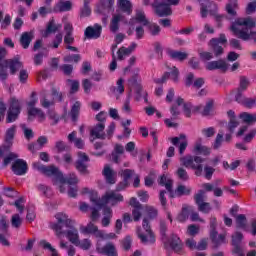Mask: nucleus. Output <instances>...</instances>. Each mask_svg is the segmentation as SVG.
<instances>
[{
  "label": "nucleus",
  "mask_w": 256,
  "mask_h": 256,
  "mask_svg": "<svg viewBox=\"0 0 256 256\" xmlns=\"http://www.w3.org/2000/svg\"><path fill=\"white\" fill-rule=\"evenodd\" d=\"M21 115V101L15 97L9 99V108L6 116V123H15Z\"/></svg>",
  "instance_id": "7"
},
{
  "label": "nucleus",
  "mask_w": 256,
  "mask_h": 256,
  "mask_svg": "<svg viewBox=\"0 0 256 256\" xmlns=\"http://www.w3.org/2000/svg\"><path fill=\"white\" fill-rule=\"evenodd\" d=\"M90 209L92 211L91 215H90V219L92 221H97L99 219V217H100L99 211L101 210V208L96 206V207H91Z\"/></svg>",
  "instance_id": "63"
},
{
  "label": "nucleus",
  "mask_w": 256,
  "mask_h": 256,
  "mask_svg": "<svg viewBox=\"0 0 256 256\" xmlns=\"http://www.w3.org/2000/svg\"><path fill=\"white\" fill-rule=\"evenodd\" d=\"M125 83V80L123 78H120L117 80V87H112L113 93H118L119 95H123L125 93V86L123 85Z\"/></svg>",
  "instance_id": "51"
},
{
  "label": "nucleus",
  "mask_w": 256,
  "mask_h": 256,
  "mask_svg": "<svg viewBox=\"0 0 256 256\" xmlns=\"http://www.w3.org/2000/svg\"><path fill=\"white\" fill-rule=\"evenodd\" d=\"M73 9V2L70 0L60 1L54 6L55 13H65Z\"/></svg>",
  "instance_id": "24"
},
{
  "label": "nucleus",
  "mask_w": 256,
  "mask_h": 256,
  "mask_svg": "<svg viewBox=\"0 0 256 256\" xmlns=\"http://www.w3.org/2000/svg\"><path fill=\"white\" fill-rule=\"evenodd\" d=\"M181 105H183L184 114L187 117H191V105L185 103V100H183V98L178 97L176 99V105H173L170 108V113L172 115V119H177L179 117V115H181V111H179V107H181Z\"/></svg>",
  "instance_id": "11"
},
{
  "label": "nucleus",
  "mask_w": 256,
  "mask_h": 256,
  "mask_svg": "<svg viewBox=\"0 0 256 256\" xmlns=\"http://www.w3.org/2000/svg\"><path fill=\"white\" fill-rule=\"evenodd\" d=\"M12 171L15 175H25L27 173V162L23 159H17L12 165Z\"/></svg>",
  "instance_id": "22"
},
{
  "label": "nucleus",
  "mask_w": 256,
  "mask_h": 256,
  "mask_svg": "<svg viewBox=\"0 0 256 256\" xmlns=\"http://www.w3.org/2000/svg\"><path fill=\"white\" fill-rule=\"evenodd\" d=\"M171 5H179V0H156L152 7L158 17H169V15H173Z\"/></svg>",
  "instance_id": "6"
},
{
  "label": "nucleus",
  "mask_w": 256,
  "mask_h": 256,
  "mask_svg": "<svg viewBox=\"0 0 256 256\" xmlns=\"http://www.w3.org/2000/svg\"><path fill=\"white\" fill-rule=\"evenodd\" d=\"M194 153H198L200 155H210L211 150L207 148V146L201 145V143H196Z\"/></svg>",
  "instance_id": "49"
},
{
  "label": "nucleus",
  "mask_w": 256,
  "mask_h": 256,
  "mask_svg": "<svg viewBox=\"0 0 256 256\" xmlns=\"http://www.w3.org/2000/svg\"><path fill=\"white\" fill-rule=\"evenodd\" d=\"M229 2L226 4V13L230 17V19H234L237 17V10L239 9V4L237 0H228Z\"/></svg>",
  "instance_id": "25"
},
{
  "label": "nucleus",
  "mask_w": 256,
  "mask_h": 256,
  "mask_svg": "<svg viewBox=\"0 0 256 256\" xmlns=\"http://www.w3.org/2000/svg\"><path fill=\"white\" fill-rule=\"evenodd\" d=\"M89 161H91V158L85 152L79 151L77 153V160L74 163V167L80 175H89Z\"/></svg>",
  "instance_id": "8"
},
{
  "label": "nucleus",
  "mask_w": 256,
  "mask_h": 256,
  "mask_svg": "<svg viewBox=\"0 0 256 256\" xmlns=\"http://www.w3.org/2000/svg\"><path fill=\"white\" fill-rule=\"evenodd\" d=\"M168 79H171L174 83L179 82V69H177V67L174 66L171 72H165L161 78L155 79L154 82L161 85L163 83H167Z\"/></svg>",
  "instance_id": "16"
},
{
  "label": "nucleus",
  "mask_w": 256,
  "mask_h": 256,
  "mask_svg": "<svg viewBox=\"0 0 256 256\" xmlns=\"http://www.w3.org/2000/svg\"><path fill=\"white\" fill-rule=\"evenodd\" d=\"M34 169L40 171L47 177H52L53 185H58V183H67L68 185H77L79 183V178L77 174L71 173L66 178L63 177V173L59 171V168L55 166H45L39 162L33 164Z\"/></svg>",
  "instance_id": "2"
},
{
  "label": "nucleus",
  "mask_w": 256,
  "mask_h": 256,
  "mask_svg": "<svg viewBox=\"0 0 256 256\" xmlns=\"http://www.w3.org/2000/svg\"><path fill=\"white\" fill-rule=\"evenodd\" d=\"M191 213H193V207L183 205L181 213L177 217V221H179V223H185V221L189 219V215H191Z\"/></svg>",
  "instance_id": "34"
},
{
  "label": "nucleus",
  "mask_w": 256,
  "mask_h": 256,
  "mask_svg": "<svg viewBox=\"0 0 256 256\" xmlns=\"http://www.w3.org/2000/svg\"><path fill=\"white\" fill-rule=\"evenodd\" d=\"M213 208L211 207V204L209 202H203L202 204L198 205V211H201V213H211V210Z\"/></svg>",
  "instance_id": "59"
},
{
  "label": "nucleus",
  "mask_w": 256,
  "mask_h": 256,
  "mask_svg": "<svg viewBox=\"0 0 256 256\" xmlns=\"http://www.w3.org/2000/svg\"><path fill=\"white\" fill-rule=\"evenodd\" d=\"M68 141L70 143H74V146L77 149H85V141H83V139L81 138H77V132L73 131L72 133H70L68 135Z\"/></svg>",
  "instance_id": "33"
},
{
  "label": "nucleus",
  "mask_w": 256,
  "mask_h": 256,
  "mask_svg": "<svg viewBox=\"0 0 256 256\" xmlns=\"http://www.w3.org/2000/svg\"><path fill=\"white\" fill-rule=\"evenodd\" d=\"M99 228L93 224V222H89L87 224V226H80V231L84 234V235H93L95 233V231H97Z\"/></svg>",
  "instance_id": "41"
},
{
  "label": "nucleus",
  "mask_w": 256,
  "mask_h": 256,
  "mask_svg": "<svg viewBox=\"0 0 256 256\" xmlns=\"http://www.w3.org/2000/svg\"><path fill=\"white\" fill-rule=\"evenodd\" d=\"M148 31L150 35L156 37V35H159V33H161V27L155 23L148 24Z\"/></svg>",
  "instance_id": "56"
},
{
  "label": "nucleus",
  "mask_w": 256,
  "mask_h": 256,
  "mask_svg": "<svg viewBox=\"0 0 256 256\" xmlns=\"http://www.w3.org/2000/svg\"><path fill=\"white\" fill-rule=\"evenodd\" d=\"M204 161L205 159L201 158V156L186 155L180 158L181 165L187 169L196 171L195 175H197V177H201V174L203 173V165L201 163Z\"/></svg>",
  "instance_id": "5"
},
{
  "label": "nucleus",
  "mask_w": 256,
  "mask_h": 256,
  "mask_svg": "<svg viewBox=\"0 0 256 256\" xmlns=\"http://www.w3.org/2000/svg\"><path fill=\"white\" fill-rule=\"evenodd\" d=\"M236 227L238 229H246L247 227V217L244 214H239L236 216Z\"/></svg>",
  "instance_id": "48"
},
{
  "label": "nucleus",
  "mask_w": 256,
  "mask_h": 256,
  "mask_svg": "<svg viewBox=\"0 0 256 256\" xmlns=\"http://www.w3.org/2000/svg\"><path fill=\"white\" fill-rule=\"evenodd\" d=\"M118 5L124 13H127L128 15H131L133 13V5L131 4V1L129 0H118Z\"/></svg>",
  "instance_id": "35"
},
{
  "label": "nucleus",
  "mask_w": 256,
  "mask_h": 256,
  "mask_svg": "<svg viewBox=\"0 0 256 256\" xmlns=\"http://www.w3.org/2000/svg\"><path fill=\"white\" fill-rule=\"evenodd\" d=\"M101 31H103V27L99 24H95L94 26H88L84 35L87 39H99V37H101Z\"/></svg>",
  "instance_id": "20"
},
{
  "label": "nucleus",
  "mask_w": 256,
  "mask_h": 256,
  "mask_svg": "<svg viewBox=\"0 0 256 256\" xmlns=\"http://www.w3.org/2000/svg\"><path fill=\"white\" fill-rule=\"evenodd\" d=\"M237 22H235V24H233L231 26V31H233L235 37H237L238 39H241L242 41H249V40H253L254 43H256V32L252 31L249 33L248 30L245 29H239V27H237Z\"/></svg>",
  "instance_id": "12"
},
{
  "label": "nucleus",
  "mask_w": 256,
  "mask_h": 256,
  "mask_svg": "<svg viewBox=\"0 0 256 256\" xmlns=\"http://www.w3.org/2000/svg\"><path fill=\"white\" fill-rule=\"evenodd\" d=\"M175 175L178 177V179H180L181 181H189V174L187 173V170H185V168L183 167H179L176 172Z\"/></svg>",
  "instance_id": "53"
},
{
  "label": "nucleus",
  "mask_w": 256,
  "mask_h": 256,
  "mask_svg": "<svg viewBox=\"0 0 256 256\" xmlns=\"http://www.w3.org/2000/svg\"><path fill=\"white\" fill-rule=\"evenodd\" d=\"M159 185H162V187H165L168 193H171V190L173 189V180L168 179L165 174L160 176V179L158 180Z\"/></svg>",
  "instance_id": "37"
},
{
  "label": "nucleus",
  "mask_w": 256,
  "mask_h": 256,
  "mask_svg": "<svg viewBox=\"0 0 256 256\" xmlns=\"http://www.w3.org/2000/svg\"><path fill=\"white\" fill-rule=\"evenodd\" d=\"M249 79L245 76H240L239 87L237 89L236 97L243 95V91H247V87H249Z\"/></svg>",
  "instance_id": "36"
},
{
  "label": "nucleus",
  "mask_w": 256,
  "mask_h": 256,
  "mask_svg": "<svg viewBox=\"0 0 256 256\" xmlns=\"http://www.w3.org/2000/svg\"><path fill=\"white\" fill-rule=\"evenodd\" d=\"M128 86L130 88V93L127 95L126 100L122 106V111L127 115H131L133 109L131 108V91L134 90L136 93L135 100L141 101L142 93H143V86L141 85V76L139 74H134L128 80Z\"/></svg>",
  "instance_id": "3"
},
{
  "label": "nucleus",
  "mask_w": 256,
  "mask_h": 256,
  "mask_svg": "<svg viewBox=\"0 0 256 256\" xmlns=\"http://www.w3.org/2000/svg\"><path fill=\"white\" fill-rule=\"evenodd\" d=\"M53 149L56 153H65V151H69V146L63 140H58L55 142Z\"/></svg>",
  "instance_id": "45"
},
{
  "label": "nucleus",
  "mask_w": 256,
  "mask_h": 256,
  "mask_svg": "<svg viewBox=\"0 0 256 256\" xmlns=\"http://www.w3.org/2000/svg\"><path fill=\"white\" fill-rule=\"evenodd\" d=\"M4 155H7L4 158V166L5 167H7L9 165V163H11V161H13L19 157V155H17L16 153L9 152V151L7 153H5Z\"/></svg>",
  "instance_id": "58"
},
{
  "label": "nucleus",
  "mask_w": 256,
  "mask_h": 256,
  "mask_svg": "<svg viewBox=\"0 0 256 256\" xmlns=\"http://www.w3.org/2000/svg\"><path fill=\"white\" fill-rule=\"evenodd\" d=\"M61 29V25L55 24V20H51L46 28L45 33L43 34V37H49V34L51 33H57Z\"/></svg>",
  "instance_id": "39"
},
{
  "label": "nucleus",
  "mask_w": 256,
  "mask_h": 256,
  "mask_svg": "<svg viewBox=\"0 0 256 256\" xmlns=\"http://www.w3.org/2000/svg\"><path fill=\"white\" fill-rule=\"evenodd\" d=\"M227 43V36L225 34H220L219 38H212L208 42V46L210 47L211 51L214 53L215 57H221L225 50L223 49V45Z\"/></svg>",
  "instance_id": "9"
},
{
  "label": "nucleus",
  "mask_w": 256,
  "mask_h": 256,
  "mask_svg": "<svg viewBox=\"0 0 256 256\" xmlns=\"http://www.w3.org/2000/svg\"><path fill=\"white\" fill-rule=\"evenodd\" d=\"M113 3H115V0H102L97 6V13L105 15L107 11H111Z\"/></svg>",
  "instance_id": "31"
},
{
  "label": "nucleus",
  "mask_w": 256,
  "mask_h": 256,
  "mask_svg": "<svg viewBox=\"0 0 256 256\" xmlns=\"http://www.w3.org/2000/svg\"><path fill=\"white\" fill-rule=\"evenodd\" d=\"M171 143L175 147H178L180 155L185 153V149L189 145V141H187V136L185 134H180L178 137L171 138Z\"/></svg>",
  "instance_id": "18"
},
{
  "label": "nucleus",
  "mask_w": 256,
  "mask_h": 256,
  "mask_svg": "<svg viewBox=\"0 0 256 256\" xmlns=\"http://www.w3.org/2000/svg\"><path fill=\"white\" fill-rule=\"evenodd\" d=\"M235 100L237 103H241V105H244V107H247L248 109H252V107H255L256 105V98H247L243 95L235 96Z\"/></svg>",
  "instance_id": "30"
},
{
  "label": "nucleus",
  "mask_w": 256,
  "mask_h": 256,
  "mask_svg": "<svg viewBox=\"0 0 256 256\" xmlns=\"http://www.w3.org/2000/svg\"><path fill=\"white\" fill-rule=\"evenodd\" d=\"M168 55L169 57H171V59H176L177 61H185V59H187V57L189 56L185 52H180L175 50L168 51Z\"/></svg>",
  "instance_id": "40"
},
{
  "label": "nucleus",
  "mask_w": 256,
  "mask_h": 256,
  "mask_svg": "<svg viewBox=\"0 0 256 256\" xmlns=\"http://www.w3.org/2000/svg\"><path fill=\"white\" fill-rule=\"evenodd\" d=\"M165 249H171L174 253H181L183 251V242L177 235L172 234L170 238L164 242Z\"/></svg>",
  "instance_id": "13"
},
{
  "label": "nucleus",
  "mask_w": 256,
  "mask_h": 256,
  "mask_svg": "<svg viewBox=\"0 0 256 256\" xmlns=\"http://www.w3.org/2000/svg\"><path fill=\"white\" fill-rule=\"evenodd\" d=\"M61 71H63L64 75H71L73 73V65L71 64H64L60 66Z\"/></svg>",
  "instance_id": "64"
},
{
  "label": "nucleus",
  "mask_w": 256,
  "mask_h": 256,
  "mask_svg": "<svg viewBox=\"0 0 256 256\" xmlns=\"http://www.w3.org/2000/svg\"><path fill=\"white\" fill-rule=\"evenodd\" d=\"M111 217H113V210H111V208H105L104 217L102 219L103 227H109V224L111 223Z\"/></svg>",
  "instance_id": "44"
},
{
  "label": "nucleus",
  "mask_w": 256,
  "mask_h": 256,
  "mask_svg": "<svg viewBox=\"0 0 256 256\" xmlns=\"http://www.w3.org/2000/svg\"><path fill=\"white\" fill-rule=\"evenodd\" d=\"M97 253H100V255H106V256H119V253L117 252V246L113 242L106 243L103 247H96Z\"/></svg>",
  "instance_id": "19"
},
{
  "label": "nucleus",
  "mask_w": 256,
  "mask_h": 256,
  "mask_svg": "<svg viewBox=\"0 0 256 256\" xmlns=\"http://www.w3.org/2000/svg\"><path fill=\"white\" fill-rule=\"evenodd\" d=\"M123 202V195L116 191H108L102 196V203L104 205H111L112 207L117 203Z\"/></svg>",
  "instance_id": "14"
},
{
  "label": "nucleus",
  "mask_w": 256,
  "mask_h": 256,
  "mask_svg": "<svg viewBox=\"0 0 256 256\" xmlns=\"http://www.w3.org/2000/svg\"><path fill=\"white\" fill-rule=\"evenodd\" d=\"M33 117H38L40 121H45V112L39 108H28V121H33Z\"/></svg>",
  "instance_id": "32"
},
{
  "label": "nucleus",
  "mask_w": 256,
  "mask_h": 256,
  "mask_svg": "<svg viewBox=\"0 0 256 256\" xmlns=\"http://www.w3.org/2000/svg\"><path fill=\"white\" fill-rule=\"evenodd\" d=\"M142 227L145 232L138 231V237L141 243H144V245L155 243V234L153 233V230H151V226L149 225L147 218L143 219Z\"/></svg>",
  "instance_id": "10"
},
{
  "label": "nucleus",
  "mask_w": 256,
  "mask_h": 256,
  "mask_svg": "<svg viewBox=\"0 0 256 256\" xmlns=\"http://www.w3.org/2000/svg\"><path fill=\"white\" fill-rule=\"evenodd\" d=\"M119 175L123 177L124 185H129V179L135 176V170L124 169L119 172Z\"/></svg>",
  "instance_id": "42"
},
{
  "label": "nucleus",
  "mask_w": 256,
  "mask_h": 256,
  "mask_svg": "<svg viewBox=\"0 0 256 256\" xmlns=\"http://www.w3.org/2000/svg\"><path fill=\"white\" fill-rule=\"evenodd\" d=\"M79 111H81V102L77 101L74 103V105L71 108V118L72 121H77V117H79Z\"/></svg>",
  "instance_id": "47"
},
{
  "label": "nucleus",
  "mask_w": 256,
  "mask_h": 256,
  "mask_svg": "<svg viewBox=\"0 0 256 256\" xmlns=\"http://www.w3.org/2000/svg\"><path fill=\"white\" fill-rule=\"evenodd\" d=\"M10 223L14 229H20L23 225V218L20 214H14L11 217Z\"/></svg>",
  "instance_id": "43"
},
{
  "label": "nucleus",
  "mask_w": 256,
  "mask_h": 256,
  "mask_svg": "<svg viewBox=\"0 0 256 256\" xmlns=\"http://www.w3.org/2000/svg\"><path fill=\"white\" fill-rule=\"evenodd\" d=\"M205 69L207 71H215L217 69H220V71H223V73H225L229 69V64L226 63V61L223 59L214 60V61L206 62Z\"/></svg>",
  "instance_id": "17"
},
{
  "label": "nucleus",
  "mask_w": 256,
  "mask_h": 256,
  "mask_svg": "<svg viewBox=\"0 0 256 256\" xmlns=\"http://www.w3.org/2000/svg\"><path fill=\"white\" fill-rule=\"evenodd\" d=\"M102 175H104L106 183L109 185H115L117 183V172H115L110 165L104 166Z\"/></svg>",
  "instance_id": "21"
},
{
  "label": "nucleus",
  "mask_w": 256,
  "mask_h": 256,
  "mask_svg": "<svg viewBox=\"0 0 256 256\" xmlns=\"http://www.w3.org/2000/svg\"><path fill=\"white\" fill-rule=\"evenodd\" d=\"M67 83L70 85V93H77L79 91V81L68 79Z\"/></svg>",
  "instance_id": "60"
},
{
  "label": "nucleus",
  "mask_w": 256,
  "mask_h": 256,
  "mask_svg": "<svg viewBox=\"0 0 256 256\" xmlns=\"http://www.w3.org/2000/svg\"><path fill=\"white\" fill-rule=\"evenodd\" d=\"M122 16L120 14H116L112 17L110 22V31L112 33H117L119 31V23H121Z\"/></svg>",
  "instance_id": "38"
},
{
  "label": "nucleus",
  "mask_w": 256,
  "mask_h": 256,
  "mask_svg": "<svg viewBox=\"0 0 256 256\" xmlns=\"http://www.w3.org/2000/svg\"><path fill=\"white\" fill-rule=\"evenodd\" d=\"M91 137L105 139V123H98L90 130Z\"/></svg>",
  "instance_id": "23"
},
{
  "label": "nucleus",
  "mask_w": 256,
  "mask_h": 256,
  "mask_svg": "<svg viewBox=\"0 0 256 256\" xmlns=\"http://www.w3.org/2000/svg\"><path fill=\"white\" fill-rule=\"evenodd\" d=\"M243 241V234L241 232H236L232 235V245H241Z\"/></svg>",
  "instance_id": "61"
},
{
  "label": "nucleus",
  "mask_w": 256,
  "mask_h": 256,
  "mask_svg": "<svg viewBox=\"0 0 256 256\" xmlns=\"http://www.w3.org/2000/svg\"><path fill=\"white\" fill-rule=\"evenodd\" d=\"M90 201L93 203L96 207H103V198H99V194L97 192H91L90 193Z\"/></svg>",
  "instance_id": "46"
},
{
  "label": "nucleus",
  "mask_w": 256,
  "mask_h": 256,
  "mask_svg": "<svg viewBox=\"0 0 256 256\" xmlns=\"http://www.w3.org/2000/svg\"><path fill=\"white\" fill-rule=\"evenodd\" d=\"M118 59L119 61H123L125 59V55H131V52L129 51L128 48L121 47L118 52Z\"/></svg>",
  "instance_id": "62"
},
{
  "label": "nucleus",
  "mask_w": 256,
  "mask_h": 256,
  "mask_svg": "<svg viewBox=\"0 0 256 256\" xmlns=\"http://www.w3.org/2000/svg\"><path fill=\"white\" fill-rule=\"evenodd\" d=\"M57 223H50V228L56 232V235H66L67 239L72 245H79V230L75 228V222L69 218V216L63 212H59L55 215Z\"/></svg>",
  "instance_id": "1"
},
{
  "label": "nucleus",
  "mask_w": 256,
  "mask_h": 256,
  "mask_svg": "<svg viewBox=\"0 0 256 256\" xmlns=\"http://www.w3.org/2000/svg\"><path fill=\"white\" fill-rule=\"evenodd\" d=\"M210 239L214 247H219V245H223V243H225V235L219 234L217 230L210 231Z\"/></svg>",
  "instance_id": "29"
},
{
  "label": "nucleus",
  "mask_w": 256,
  "mask_h": 256,
  "mask_svg": "<svg viewBox=\"0 0 256 256\" xmlns=\"http://www.w3.org/2000/svg\"><path fill=\"white\" fill-rule=\"evenodd\" d=\"M198 55L204 63H209L213 59V52L198 50Z\"/></svg>",
  "instance_id": "55"
},
{
  "label": "nucleus",
  "mask_w": 256,
  "mask_h": 256,
  "mask_svg": "<svg viewBox=\"0 0 256 256\" xmlns=\"http://www.w3.org/2000/svg\"><path fill=\"white\" fill-rule=\"evenodd\" d=\"M15 126H12L6 131V137H5V143L6 145H3L0 147V157H5V153H9V149H11L13 145V139H15Z\"/></svg>",
  "instance_id": "15"
},
{
  "label": "nucleus",
  "mask_w": 256,
  "mask_h": 256,
  "mask_svg": "<svg viewBox=\"0 0 256 256\" xmlns=\"http://www.w3.org/2000/svg\"><path fill=\"white\" fill-rule=\"evenodd\" d=\"M221 145H223V131H220L215 138V141L212 145L213 149H220Z\"/></svg>",
  "instance_id": "57"
},
{
  "label": "nucleus",
  "mask_w": 256,
  "mask_h": 256,
  "mask_svg": "<svg viewBox=\"0 0 256 256\" xmlns=\"http://www.w3.org/2000/svg\"><path fill=\"white\" fill-rule=\"evenodd\" d=\"M23 67V63L18 60V58L2 60L0 61V80L6 81L9 77V73H7V69H10L11 75H15L19 69Z\"/></svg>",
  "instance_id": "4"
},
{
  "label": "nucleus",
  "mask_w": 256,
  "mask_h": 256,
  "mask_svg": "<svg viewBox=\"0 0 256 256\" xmlns=\"http://www.w3.org/2000/svg\"><path fill=\"white\" fill-rule=\"evenodd\" d=\"M169 195L172 199L175 197H183V195H191V188H187L185 185H179L175 191H173L172 188Z\"/></svg>",
  "instance_id": "27"
},
{
  "label": "nucleus",
  "mask_w": 256,
  "mask_h": 256,
  "mask_svg": "<svg viewBox=\"0 0 256 256\" xmlns=\"http://www.w3.org/2000/svg\"><path fill=\"white\" fill-rule=\"evenodd\" d=\"M33 39H35V34L33 31L24 32L20 37V45L23 47V49H29V45H31Z\"/></svg>",
  "instance_id": "26"
},
{
  "label": "nucleus",
  "mask_w": 256,
  "mask_h": 256,
  "mask_svg": "<svg viewBox=\"0 0 256 256\" xmlns=\"http://www.w3.org/2000/svg\"><path fill=\"white\" fill-rule=\"evenodd\" d=\"M64 63H79L81 61L80 54H69L64 56L63 58Z\"/></svg>",
  "instance_id": "54"
},
{
  "label": "nucleus",
  "mask_w": 256,
  "mask_h": 256,
  "mask_svg": "<svg viewBox=\"0 0 256 256\" xmlns=\"http://www.w3.org/2000/svg\"><path fill=\"white\" fill-rule=\"evenodd\" d=\"M199 231H201V227L199 225L196 224H190L187 227V235H189L190 237H195V235H199Z\"/></svg>",
  "instance_id": "50"
},
{
  "label": "nucleus",
  "mask_w": 256,
  "mask_h": 256,
  "mask_svg": "<svg viewBox=\"0 0 256 256\" xmlns=\"http://www.w3.org/2000/svg\"><path fill=\"white\" fill-rule=\"evenodd\" d=\"M130 25H135V23H141V25L147 26L149 25V20L145 16V12L143 10H137L135 19L130 20Z\"/></svg>",
  "instance_id": "28"
},
{
  "label": "nucleus",
  "mask_w": 256,
  "mask_h": 256,
  "mask_svg": "<svg viewBox=\"0 0 256 256\" xmlns=\"http://www.w3.org/2000/svg\"><path fill=\"white\" fill-rule=\"evenodd\" d=\"M205 199H207V195L205 194V190H199L198 193L194 196V201L197 206L205 203Z\"/></svg>",
  "instance_id": "52"
}]
</instances>
